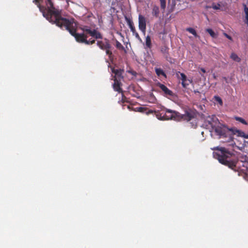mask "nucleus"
<instances>
[{"instance_id": "31", "label": "nucleus", "mask_w": 248, "mask_h": 248, "mask_svg": "<svg viewBox=\"0 0 248 248\" xmlns=\"http://www.w3.org/2000/svg\"><path fill=\"white\" fill-rule=\"evenodd\" d=\"M223 34H224V35L226 37H227L228 39H229V40H231V41L232 40V37L231 36L229 35H228V34H227L226 33H223Z\"/></svg>"}, {"instance_id": "38", "label": "nucleus", "mask_w": 248, "mask_h": 248, "mask_svg": "<svg viewBox=\"0 0 248 248\" xmlns=\"http://www.w3.org/2000/svg\"><path fill=\"white\" fill-rule=\"evenodd\" d=\"M127 108H128L129 109H130V110L131 109V108H130V106H128V107H127Z\"/></svg>"}, {"instance_id": "29", "label": "nucleus", "mask_w": 248, "mask_h": 248, "mask_svg": "<svg viewBox=\"0 0 248 248\" xmlns=\"http://www.w3.org/2000/svg\"><path fill=\"white\" fill-rule=\"evenodd\" d=\"M155 113V115L156 116V117L158 119H160V120H163L164 118L162 117V118H161V114H160V113L158 112H156L155 111H154V113Z\"/></svg>"}, {"instance_id": "37", "label": "nucleus", "mask_w": 248, "mask_h": 248, "mask_svg": "<svg viewBox=\"0 0 248 248\" xmlns=\"http://www.w3.org/2000/svg\"><path fill=\"white\" fill-rule=\"evenodd\" d=\"M209 124L211 125L212 126H213V124L210 121H209Z\"/></svg>"}, {"instance_id": "22", "label": "nucleus", "mask_w": 248, "mask_h": 248, "mask_svg": "<svg viewBox=\"0 0 248 248\" xmlns=\"http://www.w3.org/2000/svg\"><path fill=\"white\" fill-rule=\"evenodd\" d=\"M159 9L158 6H154L153 8L152 14L154 16H156L159 14Z\"/></svg>"}, {"instance_id": "33", "label": "nucleus", "mask_w": 248, "mask_h": 248, "mask_svg": "<svg viewBox=\"0 0 248 248\" xmlns=\"http://www.w3.org/2000/svg\"><path fill=\"white\" fill-rule=\"evenodd\" d=\"M219 6H220L219 5H218V6H217V5H214V6H213V8H214V9H219Z\"/></svg>"}, {"instance_id": "9", "label": "nucleus", "mask_w": 248, "mask_h": 248, "mask_svg": "<svg viewBox=\"0 0 248 248\" xmlns=\"http://www.w3.org/2000/svg\"><path fill=\"white\" fill-rule=\"evenodd\" d=\"M139 28L143 33H145L146 23L144 16H139Z\"/></svg>"}, {"instance_id": "32", "label": "nucleus", "mask_w": 248, "mask_h": 248, "mask_svg": "<svg viewBox=\"0 0 248 248\" xmlns=\"http://www.w3.org/2000/svg\"><path fill=\"white\" fill-rule=\"evenodd\" d=\"M245 22L248 25V16H245Z\"/></svg>"}, {"instance_id": "15", "label": "nucleus", "mask_w": 248, "mask_h": 248, "mask_svg": "<svg viewBox=\"0 0 248 248\" xmlns=\"http://www.w3.org/2000/svg\"><path fill=\"white\" fill-rule=\"evenodd\" d=\"M169 47L166 46H162L161 48V52L163 54L164 57H165L167 59H168L169 55Z\"/></svg>"}, {"instance_id": "1", "label": "nucleus", "mask_w": 248, "mask_h": 248, "mask_svg": "<svg viewBox=\"0 0 248 248\" xmlns=\"http://www.w3.org/2000/svg\"><path fill=\"white\" fill-rule=\"evenodd\" d=\"M47 20L52 24H56L57 26L63 28L68 31L70 34L74 36L76 41L79 43H85L86 45H92L95 43V40H88L87 34L95 38L96 39H102V34L96 30H91L90 28L84 26L81 28L83 31V33L76 32V28L77 24L74 18L67 19L62 16H45Z\"/></svg>"}, {"instance_id": "12", "label": "nucleus", "mask_w": 248, "mask_h": 248, "mask_svg": "<svg viewBox=\"0 0 248 248\" xmlns=\"http://www.w3.org/2000/svg\"><path fill=\"white\" fill-rule=\"evenodd\" d=\"M234 134H237L239 136L248 139V134H246L243 131L238 130L235 128H231L230 129Z\"/></svg>"}, {"instance_id": "5", "label": "nucleus", "mask_w": 248, "mask_h": 248, "mask_svg": "<svg viewBox=\"0 0 248 248\" xmlns=\"http://www.w3.org/2000/svg\"><path fill=\"white\" fill-rule=\"evenodd\" d=\"M180 116V113L176 111L172 110L169 109H167L165 114L163 116L164 119L170 120L174 119L175 120L179 121V116Z\"/></svg>"}, {"instance_id": "26", "label": "nucleus", "mask_w": 248, "mask_h": 248, "mask_svg": "<svg viewBox=\"0 0 248 248\" xmlns=\"http://www.w3.org/2000/svg\"><path fill=\"white\" fill-rule=\"evenodd\" d=\"M244 11L246 16H248V6L245 4H243Z\"/></svg>"}, {"instance_id": "34", "label": "nucleus", "mask_w": 248, "mask_h": 248, "mask_svg": "<svg viewBox=\"0 0 248 248\" xmlns=\"http://www.w3.org/2000/svg\"><path fill=\"white\" fill-rule=\"evenodd\" d=\"M200 70H201L202 73H205L206 72V70H205V69L204 68H201L200 69Z\"/></svg>"}, {"instance_id": "13", "label": "nucleus", "mask_w": 248, "mask_h": 248, "mask_svg": "<svg viewBox=\"0 0 248 248\" xmlns=\"http://www.w3.org/2000/svg\"><path fill=\"white\" fill-rule=\"evenodd\" d=\"M134 110L142 113H145L147 115L149 114H153L154 113V110L151 109H148L147 108L143 107L136 108L134 109Z\"/></svg>"}, {"instance_id": "8", "label": "nucleus", "mask_w": 248, "mask_h": 248, "mask_svg": "<svg viewBox=\"0 0 248 248\" xmlns=\"http://www.w3.org/2000/svg\"><path fill=\"white\" fill-rule=\"evenodd\" d=\"M230 129H227L225 127L217 126L215 129V131L217 134L221 137H227L228 135V131H231Z\"/></svg>"}, {"instance_id": "30", "label": "nucleus", "mask_w": 248, "mask_h": 248, "mask_svg": "<svg viewBox=\"0 0 248 248\" xmlns=\"http://www.w3.org/2000/svg\"><path fill=\"white\" fill-rule=\"evenodd\" d=\"M187 81H185L184 82H182V84L183 87L186 88L189 85V83Z\"/></svg>"}, {"instance_id": "17", "label": "nucleus", "mask_w": 248, "mask_h": 248, "mask_svg": "<svg viewBox=\"0 0 248 248\" xmlns=\"http://www.w3.org/2000/svg\"><path fill=\"white\" fill-rule=\"evenodd\" d=\"M233 119L236 121L244 125H248V123L242 117L235 116L233 117Z\"/></svg>"}, {"instance_id": "11", "label": "nucleus", "mask_w": 248, "mask_h": 248, "mask_svg": "<svg viewBox=\"0 0 248 248\" xmlns=\"http://www.w3.org/2000/svg\"><path fill=\"white\" fill-rule=\"evenodd\" d=\"M105 42H103L102 41H97V45L99 46V47L103 50H105V49L107 48H110L111 46L107 39H105Z\"/></svg>"}, {"instance_id": "7", "label": "nucleus", "mask_w": 248, "mask_h": 248, "mask_svg": "<svg viewBox=\"0 0 248 248\" xmlns=\"http://www.w3.org/2000/svg\"><path fill=\"white\" fill-rule=\"evenodd\" d=\"M124 17L133 34L135 35L136 38L138 39H140L138 33L136 31L131 16H124Z\"/></svg>"}, {"instance_id": "4", "label": "nucleus", "mask_w": 248, "mask_h": 248, "mask_svg": "<svg viewBox=\"0 0 248 248\" xmlns=\"http://www.w3.org/2000/svg\"><path fill=\"white\" fill-rule=\"evenodd\" d=\"M196 117L197 112L196 110L188 109L186 110L185 114L180 113V116H179V121L183 120L188 122L195 119Z\"/></svg>"}, {"instance_id": "20", "label": "nucleus", "mask_w": 248, "mask_h": 248, "mask_svg": "<svg viewBox=\"0 0 248 248\" xmlns=\"http://www.w3.org/2000/svg\"><path fill=\"white\" fill-rule=\"evenodd\" d=\"M146 46L148 48H151L152 47L151 39L149 35L146 37Z\"/></svg>"}, {"instance_id": "28", "label": "nucleus", "mask_w": 248, "mask_h": 248, "mask_svg": "<svg viewBox=\"0 0 248 248\" xmlns=\"http://www.w3.org/2000/svg\"><path fill=\"white\" fill-rule=\"evenodd\" d=\"M161 7L164 9L166 7V2L165 0H160Z\"/></svg>"}, {"instance_id": "10", "label": "nucleus", "mask_w": 248, "mask_h": 248, "mask_svg": "<svg viewBox=\"0 0 248 248\" xmlns=\"http://www.w3.org/2000/svg\"><path fill=\"white\" fill-rule=\"evenodd\" d=\"M111 71L113 73L115 74L114 78H118V80H121V79H123V74L124 72V69H115L114 67L111 68Z\"/></svg>"}, {"instance_id": "24", "label": "nucleus", "mask_w": 248, "mask_h": 248, "mask_svg": "<svg viewBox=\"0 0 248 248\" xmlns=\"http://www.w3.org/2000/svg\"><path fill=\"white\" fill-rule=\"evenodd\" d=\"M116 47L120 50H124V46L118 41H116Z\"/></svg>"}, {"instance_id": "18", "label": "nucleus", "mask_w": 248, "mask_h": 248, "mask_svg": "<svg viewBox=\"0 0 248 248\" xmlns=\"http://www.w3.org/2000/svg\"><path fill=\"white\" fill-rule=\"evenodd\" d=\"M205 31L208 32L212 38H216L217 37V33H215L211 29H206Z\"/></svg>"}, {"instance_id": "14", "label": "nucleus", "mask_w": 248, "mask_h": 248, "mask_svg": "<svg viewBox=\"0 0 248 248\" xmlns=\"http://www.w3.org/2000/svg\"><path fill=\"white\" fill-rule=\"evenodd\" d=\"M158 87L162 90V91L164 92V93L166 95H172L173 93L171 91H170V89H169L164 84L159 83Z\"/></svg>"}, {"instance_id": "35", "label": "nucleus", "mask_w": 248, "mask_h": 248, "mask_svg": "<svg viewBox=\"0 0 248 248\" xmlns=\"http://www.w3.org/2000/svg\"><path fill=\"white\" fill-rule=\"evenodd\" d=\"M129 73L132 74V75H136V72H134V71H128Z\"/></svg>"}, {"instance_id": "25", "label": "nucleus", "mask_w": 248, "mask_h": 248, "mask_svg": "<svg viewBox=\"0 0 248 248\" xmlns=\"http://www.w3.org/2000/svg\"><path fill=\"white\" fill-rule=\"evenodd\" d=\"M181 76V79L182 80V82H184L185 81H187V77L186 75L184 73H180Z\"/></svg>"}, {"instance_id": "23", "label": "nucleus", "mask_w": 248, "mask_h": 248, "mask_svg": "<svg viewBox=\"0 0 248 248\" xmlns=\"http://www.w3.org/2000/svg\"><path fill=\"white\" fill-rule=\"evenodd\" d=\"M215 100L217 102L220 106L223 105V101L222 99L218 96H214Z\"/></svg>"}, {"instance_id": "19", "label": "nucleus", "mask_w": 248, "mask_h": 248, "mask_svg": "<svg viewBox=\"0 0 248 248\" xmlns=\"http://www.w3.org/2000/svg\"><path fill=\"white\" fill-rule=\"evenodd\" d=\"M230 57L232 60L236 62H240L241 61V59L234 53H232Z\"/></svg>"}, {"instance_id": "3", "label": "nucleus", "mask_w": 248, "mask_h": 248, "mask_svg": "<svg viewBox=\"0 0 248 248\" xmlns=\"http://www.w3.org/2000/svg\"><path fill=\"white\" fill-rule=\"evenodd\" d=\"M43 16H61L62 10L56 7L51 0H33Z\"/></svg>"}, {"instance_id": "16", "label": "nucleus", "mask_w": 248, "mask_h": 248, "mask_svg": "<svg viewBox=\"0 0 248 248\" xmlns=\"http://www.w3.org/2000/svg\"><path fill=\"white\" fill-rule=\"evenodd\" d=\"M155 72L158 77L162 76L165 78H167L166 74H165L164 71L162 69H161L160 68H155Z\"/></svg>"}, {"instance_id": "6", "label": "nucleus", "mask_w": 248, "mask_h": 248, "mask_svg": "<svg viewBox=\"0 0 248 248\" xmlns=\"http://www.w3.org/2000/svg\"><path fill=\"white\" fill-rule=\"evenodd\" d=\"M121 86L122 83L121 82V80H118V78H114L113 88L114 91L119 93H122V98L121 101L122 103H124L126 101V98L124 95L123 90L121 87Z\"/></svg>"}, {"instance_id": "27", "label": "nucleus", "mask_w": 248, "mask_h": 248, "mask_svg": "<svg viewBox=\"0 0 248 248\" xmlns=\"http://www.w3.org/2000/svg\"><path fill=\"white\" fill-rule=\"evenodd\" d=\"M109 49L110 48H107V49H105V50H106V54L108 55L109 56V57L110 58L112 55V53L109 50Z\"/></svg>"}, {"instance_id": "21", "label": "nucleus", "mask_w": 248, "mask_h": 248, "mask_svg": "<svg viewBox=\"0 0 248 248\" xmlns=\"http://www.w3.org/2000/svg\"><path fill=\"white\" fill-rule=\"evenodd\" d=\"M186 31L192 34L195 37H199L196 31L192 28H188L186 29Z\"/></svg>"}, {"instance_id": "2", "label": "nucleus", "mask_w": 248, "mask_h": 248, "mask_svg": "<svg viewBox=\"0 0 248 248\" xmlns=\"http://www.w3.org/2000/svg\"><path fill=\"white\" fill-rule=\"evenodd\" d=\"M214 149L218 151L217 153H214V155L220 163L232 170H235L236 168L239 169L243 172L244 178L248 181V173L246 172L248 170V161L247 160V158H245L244 160H231L230 158L233 153L229 151L225 147H217Z\"/></svg>"}, {"instance_id": "36", "label": "nucleus", "mask_w": 248, "mask_h": 248, "mask_svg": "<svg viewBox=\"0 0 248 248\" xmlns=\"http://www.w3.org/2000/svg\"><path fill=\"white\" fill-rule=\"evenodd\" d=\"M214 119H215V120H217V118L215 116H214L213 118V121H214Z\"/></svg>"}]
</instances>
